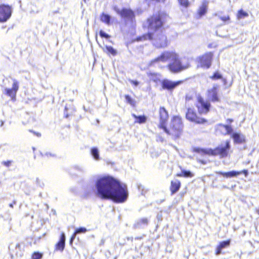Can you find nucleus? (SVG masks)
Instances as JSON below:
<instances>
[{"label":"nucleus","mask_w":259,"mask_h":259,"mask_svg":"<svg viewBox=\"0 0 259 259\" xmlns=\"http://www.w3.org/2000/svg\"><path fill=\"white\" fill-rule=\"evenodd\" d=\"M43 256L42 253L39 252H34L31 256L32 259H41Z\"/></svg>","instance_id":"c756f323"},{"label":"nucleus","mask_w":259,"mask_h":259,"mask_svg":"<svg viewBox=\"0 0 259 259\" xmlns=\"http://www.w3.org/2000/svg\"><path fill=\"white\" fill-rule=\"evenodd\" d=\"M65 235L62 233L61 235L59 242L56 245V250L62 251L65 247Z\"/></svg>","instance_id":"aec40b11"},{"label":"nucleus","mask_w":259,"mask_h":259,"mask_svg":"<svg viewBox=\"0 0 259 259\" xmlns=\"http://www.w3.org/2000/svg\"><path fill=\"white\" fill-rule=\"evenodd\" d=\"M207 97L208 99L212 102H219L220 99L218 97L217 86H213L211 89H209L207 92Z\"/></svg>","instance_id":"dca6fc26"},{"label":"nucleus","mask_w":259,"mask_h":259,"mask_svg":"<svg viewBox=\"0 0 259 259\" xmlns=\"http://www.w3.org/2000/svg\"><path fill=\"white\" fill-rule=\"evenodd\" d=\"M4 124V121L3 120H1V126H2Z\"/></svg>","instance_id":"8fccbe9b"},{"label":"nucleus","mask_w":259,"mask_h":259,"mask_svg":"<svg viewBox=\"0 0 259 259\" xmlns=\"http://www.w3.org/2000/svg\"><path fill=\"white\" fill-rule=\"evenodd\" d=\"M181 182L179 180L175 179L171 182L170 191L171 194H174L177 192L181 187Z\"/></svg>","instance_id":"412c9836"},{"label":"nucleus","mask_w":259,"mask_h":259,"mask_svg":"<svg viewBox=\"0 0 259 259\" xmlns=\"http://www.w3.org/2000/svg\"><path fill=\"white\" fill-rule=\"evenodd\" d=\"M146 2L150 3L151 2H155L157 3H164L165 0H145Z\"/></svg>","instance_id":"a19ab883"},{"label":"nucleus","mask_w":259,"mask_h":259,"mask_svg":"<svg viewBox=\"0 0 259 259\" xmlns=\"http://www.w3.org/2000/svg\"><path fill=\"white\" fill-rule=\"evenodd\" d=\"M231 137L236 144H242L245 142V136L241 133H232Z\"/></svg>","instance_id":"6ab92c4d"},{"label":"nucleus","mask_w":259,"mask_h":259,"mask_svg":"<svg viewBox=\"0 0 259 259\" xmlns=\"http://www.w3.org/2000/svg\"><path fill=\"white\" fill-rule=\"evenodd\" d=\"M132 116L136 119L135 122L139 123L140 124L146 122L147 119V117L145 115L137 116L135 114H132Z\"/></svg>","instance_id":"b1692460"},{"label":"nucleus","mask_w":259,"mask_h":259,"mask_svg":"<svg viewBox=\"0 0 259 259\" xmlns=\"http://www.w3.org/2000/svg\"><path fill=\"white\" fill-rule=\"evenodd\" d=\"M248 16V14L243 11V10H240L237 13V18L238 19H244Z\"/></svg>","instance_id":"c85d7f7f"},{"label":"nucleus","mask_w":259,"mask_h":259,"mask_svg":"<svg viewBox=\"0 0 259 259\" xmlns=\"http://www.w3.org/2000/svg\"><path fill=\"white\" fill-rule=\"evenodd\" d=\"M167 16L162 13L154 15L147 20L148 28L149 31H156L160 29L165 23Z\"/></svg>","instance_id":"39448f33"},{"label":"nucleus","mask_w":259,"mask_h":259,"mask_svg":"<svg viewBox=\"0 0 259 259\" xmlns=\"http://www.w3.org/2000/svg\"><path fill=\"white\" fill-rule=\"evenodd\" d=\"M211 78L213 80L219 79L222 78V75L218 72H215Z\"/></svg>","instance_id":"e433bc0d"},{"label":"nucleus","mask_w":259,"mask_h":259,"mask_svg":"<svg viewBox=\"0 0 259 259\" xmlns=\"http://www.w3.org/2000/svg\"><path fill=\"white\" fill-rule=\"evenodd\" d=\"M101 20L107 24H109L111 20V16L105 13H102L101 16Z\"/></svg>","instance_id":"bb28decb"},{"label":"nucleus","mask_w":259,"mask_h":259,"mask_svg":"<svg viewBox=\"0 0 259 259\" xmlns=\"http://www.w3.org/2000/svg\"><path fill=\"white\" fill-rule=\"evenodd\" d=\"M13 203H14V204H15V203H16V202L14 201L13 202Z\"/></svg>","instance_id":"bf43d9fd"},{"label":"nucleus","mask_w":259,"mask_h":259,"mask_svg":"<svg viewBox=\"0 0 259 259\" xmlns=\"http://www.w3.org/2000/svg\"><path fill=\"white\" fill-rule=\"evenodd\" d=\"M198 161H199L200 163H202V164H206V160H201V159H199V160H198Z\"/></svg>","instance_id":"a18cd8bd"},{"label":"nucleus","mask_w":259,"mask_h":259,"mask_svg":"<svg viewBox=\"0 0 259 259\" xmlns=\"http://www.w3.org/2000/svg\"><path fill=\"white\" fill-rule=\"evenodd\" d=\"M10 207L13 208V203H11L9 204Z\"/></svg>","instance_id":"3c124183"},{"label":"nucleus","mask_w":259,"mask_h":259,"mask_svg":"<svg viewBox=\"0 0 259 259\" xmlns=\"http://www.w3.org/2000/svg\"><path fill=\"white\" fill-rule=\"evenodd\" d=\"M216 173L226 178H233L236 177L241 174H243L245 176H247L248 175V170L244 169L242 171L232 170L228 172L217 171Z\"/></svg>","instance_id":"4468645a"},{"label":"nucleus","mask_w":259,"mask_h":259,"mask_svg":"<svg viewBox=\"0 0 259 259\" xmlns=\"http://www.w3.org/2000/svg\"><path fill=\"white\" fill-rule=\"evenodd\" d=\"M168 60L171 61L167 67L173 73H178L189 67V65H183L179 55L173 51H164L157 58L152 60L149 63V66H153L160 62L165 63Z\"/></svg>","instance_id":"f03ea898"},{"label":"nucleus","mask_w":259,"mask_h":259,"mask_svg":"<svg viewBox=\"0 0 259 259\" xmlns=\"http://www.w3.org/2000/svg\"><path fill=\"white\" fill-rule=\"evenodd\" d=\"M212 54L208 53L200 57L199 58V63L202 67L209 68L211 64Z\"/></svg>","instance_id":"ddd939ff"},{"label":"nucleus","mask_w":259,"mask_h":259,"mask_svg":"<svg viewBox=\"0 0 259 259\" xmlns=\"http://www.w3.org/2000/svg\"><path fill=\"white\" fill-rule=\"evenodd\" d=\"M130 82L136 87L139 84V82L137 80H130Z\"/></svg>","instance_id":"ea45409f"},{"label":"nucleus","mask_w":259,"mask_h":259,"mask_svg":"<svg viewBox=\"0 0 259 259\" xmlns=\"http://www.w3.org/2000/svg\"><path fill=\"white\" fill-rule=\"evenodd\" d=\"M35 183L38 186L40 187H42L44 186V184L41 182L38 178L36 179Z\"/></svg>","instance_id":"4c0bfd02"},{"label":"nucleus","mask_w":259,"mask_h":259,"mask_svg":"<svg viewBox=\"0 0 259 259\" xmlns=\"http://www.w3.org/2000/svg\"><path fill=\"white\" fill-rule=\"evenodd\" d=\"M42 155L43 156H47V157H49V156H55V155L54 154H52L50 152H46V153H45L44 154H42Z\"/></svg>","instance_id":"79ce46f5"},{"label":"nucleus","mask_w":259,"mask_h":259,"mask_svg":"<svg viewBox=\"0 0 259 259\" xmlns=\"http://www.w3.org/2000/svg\"><path fill=\"white\" fill-rule=\"evenodd\" d=\"M11 163V161H3V164L4 165H5V166H6L7 167H9Z\"/></svg>","instance_id":"37998d69"},{"label":"nucleus","mask_w":259,"mask_h":259,"mask_svg":"<svg viewBox=\"0 0 259 259\" xmlns=\"http://www.w3.org/2000/svg\"><path fill=\"white\" fill-rule=\"evenodd\" d=\"M12 8L9 5H0V22H4L7 21L11 16Z\"/></svg>","instance_id":"9d476101"},{"label":"nucleus","mask_w":259,"mask_h":259,"mask_svg":"<svg viewBox=\"0 0 259 259\" xmlns=\"http://www.w3.org/2000/svg\"><path fill=\"white\" fill-rule=\"evenodd\" d=\"M91 152L95 160H98L99 159V152L97 148L94 147L92 148Z\"/></svg>","instance_id":"cd10ccee"},{"label":"nucleus","mask_w":259,"mask_h":259,"mask_svg":"<svg viewBox=\"0 0 259 259\" xmlns=\"http://www.w3.org/2000/svg\"><path fill=\"white\" fill-rule=\"evenodd\" d=\"M82 1H83L85 3H86L88 0H82Z\"/></svg>","instance_id":"5fc2aeb1"},{"label":"nucleus","mask_w":259,"mask_h":259,"mask_svg":"<svg viewBox=\"0 0 259 259\" xmlns=\"http://www.w3.org/2000/svg\"><path fill=\"white\" fill-rule=\"evenodd\" d=\"M183 126L182 118L179 116H175L171 120L169 129L167 128V132H165L178 138L183 131Z\"/></svg>","instance_id":"423d86ee"},{"label":"nucleus","mask_w":259,"mask_h":259,"mask_svg":"<svg viewBox=\"0 0 259 259\" xmlns=\"http://www.w3.org/2000/svg\"><path fill=\"white\" fill-rule=\"evenodd\" d=\"M230 244V240H226V241H223L221 242H220L219 246L216 248L215 250V254L218 255L222 253V250L223 248H225L228 246H229Z\"/></svg>","instance_id":"4be33fe9"},{"label":"nucleus","mask_w":259,"mask_h":259,"mask_svg":"<svg viewBox=\"0 0 259 259\" xmlns=\"http://www.w3.org/2000/svg\"><path fill=\"white\" fill-rule=\"evenodd\" d=\"M35 134H36V135L37 136V137H40L41 136V134L39 133H35Z\"/></svg>","instance_id":"09e8293b"},{"label":"nucleus","mask_w":259,"mask_h":259,"mask_svg":"<svg viewBox=\"0 0 259 259\" xmlns=\"http://www.w3.org/2000/svg\"><path fill=\"white\" fill-rule=\"evenodd\" d=\"M233 121L232 119L228 118L227 119V122L228 123H231Z\"/></svg>","instance_id":"49530a36"},{"label":"nucleus","mask_w":259,"mask_h":259,"mask_svg":"<svg viewBox=\"0 0 259 259\" xmlns=\"http://www.w3.org/2000/svg\"><path fill=\"white\" fill-rule=\"evenodd\" d=\"M207 10V8L206 6L203 5L201 6L199 10V14L200 16H202L204 15Z\"/></svg>","instance_id":"7c9ffc66"},{"label":"nucleus","mask_w":259,"mask_h":259,"mask_svg":"<svg viewBox=\"0 0 259 259\" xmlns=\"http://www.w3.org/2000/svg\"><path fill=\"white\" fill-rule=\"evenodd\" d=\"M13 83L12 89H5V94L12 98L15 97L16 94V93L19 89V84L18 82L15 79H13Z\"/></svg>","instance_id":"f3484780"},{"label":"nucleus","mask_w":259,"mask_h":259,"mask_svg":"<svg viewBox=\"0 0 259 259\" xmlns=\"http://www.w3.org/2000/svg\"><path fill=\"white\" fill-rule=\"evenodd\" d=\"M162 89L168 92H172L183 82L182 80L172 81L168 79H164L160 81Z\"/></svg>","instance_id":"1a4fd4ad"},{"label":"nucleus","mask_w":259,"mask_h":259,"mask_svg":"<svg viewBox=\"0 0 259 259\" xmlns=\"http://www.w3.org/2000/svg\"><path fill=\"white\" fill-rule=\"evenodd\" d=\"M197 99L196 107L198 113L200 114H206L209 111L211 106L209 101L204 100L201 96H198Z\"/></svg>","instance_id":"6e6552de"},{"label":"nucleus","mask_w":259,"mask_h":259,"mask_svg":"<svg viewBox=\"0 0 259 259\" xmlns=\"http://www.w3.org/2000/svg\"><path fill=\"white\" fill-rule=\"evenodd\" d=\"M223 81L224 82V83H226V79H223Z\"/></svg>","instance_id":"6e6d98bb"},{"label":"nucleus","mask_w":259,"mask_h":259,"mask_svg":"<svg viewBox=\"0 0 259 259\" xmlns=\"http://www.w3.org/2000/svg\"><path fill=\"white\" fill-rule=\"evenodd\" d=\"M104 240H102L101 243L102 244H104Z\"/></svg>","instance_id":"603ef678"},{"label":"nucleus","mask_w":259,"mask_h":259,"mask_svg":"<svg viewBox=\"0 0 259 259\" xmlns=\"http://www.w3.org/2000/svg\"><path fill=\"white\" fill-rule=\"evenodd\" d=\"M87 231V230L84 227H80L75 230V233L76 234L84 233Z\"/></svg>","instance_id":"473e14b6"},{"label":"nucleus","mask_w":259,"mask_h":259,"mask_svg":"<svg viewBox=\"0 0 259 259\" xmlns=\"http://www.w3.org/2000/svg\"><path fill=\"white\" fill-rule=\"evenodd\" d=\"M256 212H257V213H258L259 214V209L256 210Z\"/></svg>","instance_id":"864d4df0"},{"label":"nucleus","mask_w":259,"mask_h":259,"mask_svg":"<svg viewBox=\"0 0 259 259\" xmlns=\"http://www.w3.org/2000/svg\"><path fill=\"white\" fill-rule=\"evenodd\" d=\"M220 18L224 22H226L230 19V17L229 16H220Z\"/></svg>","instance_id":"58836bf2"},{"label":"nucleus","mask_w":259,"mask_h":259,"mask_svg":"<svg viewBox=\"0 0 259 259\" xmlns=\"http://www.w3.org/2000/svg\"><path fill=\"white\" fill-rule=\"evenodd\" d=\"M99 35L102 38H105L106 39L110 38V35L102 30L99 31Z\"/></svg>","instance_id":"2f4dec72"},{"label":"nucleus","mask_w":259,"mask_h":259,"mask_svg":"<svg viewBox=\"0 0 259 259\" xmlns=\"http://www.w3.org/2000/svg\"><path fill=\"white\" fill-rule=\"evenodd\" d=\"M178 1L181 6L185 8L188 7L189 5L188 0H178Z\"/></svg>","instance_id":"72a5a7b5"},{"label":"nucleus","mask_w":259,"mask_h":259,"mask_svg":"<svg viewBox=\"0 0 259 259\" xmlns=\"http://www.w3.org/2000/svg\"><path fill=\"white\" fill-rule=\"evenodd\" d=\"M94 194L102 199L111 200L116 203L126 201L128 192L126 185L110 176L99 178L95 183L89 181L84 186L82 196L89 198Z\"/></svg>","instance_id":"f257e3e1"},{"label":"nucleus","mask_w":259,"mask_h":259,"mask_svg":"<svg viewBox=\"0 0 259 259\" xmlns=\"http://www.w3.org/2000/svg\"><path fill=\"white\" fill-rule=\"evenodd\" d=\"M177 176L179 177L192 178L194 176V175L189 170L182 169L181 172L178 174Z\"/></svg>","instance_id":"393cba45"},{"label":"nucleus","mask_w":259,"mask_h":259,"mask_svg":"<svg viewBox=\"0 0 259 259\" xmlns=\"http://www.w3.org/2000/svg\"><path fill=\"white\" fill-rule=\"evenodd\" d=\"M160 123L159 127L167 132L166 123L168 118V114L165 108L163 107H160L159 109Z\"/></svg>","instance_id":"f8f14e48"},{"label":"nucleus","mask_w":259,"mask_h":259,"mask_svg":"<svg viewBox=\"0 0 259 259\" xmlns=\"http://www.w3.org/2000/svg\"><path fill=\"white\" fill-rule=\"evenodd\" d=\"M125 99L126 101V102L129 103L131 105H134L135 103L134 100L129 96V95H125Z\"/></svg>","instance_id":"f704fd0d"},{"label":"nucleus","mask_w":259,"mask_h":259,"mask_svg":"<svg viewBox=\"0 0 259 259\" xmlns=\"http://www.w3.org/2000/svg\"><path fill=\"white\" fill-rule=\"evenodd\" d=\"M149 221L147 218H141L135 223L134 226L135 228H144L148 225Z\"/></svg>","instance_id":"5701e85b"},{"label":"nucleus","mask_w":259,"mask_h":259,"mask_svg":"<svg viewBox=\"0 0 259 259\" xmlns=\"http://www.w3.org/2000/svg\"><path fill=\"white\" fill-rule=\"evenodd\" d=\"M146 40H151L153 45L157 48H165L167 45V37L162 32L154 34L149 32L137 38L138 41Z\"/></svg>","instance_id":"20e7f679"},{"label":"nucleus","mask_w":259,"mask_h":259,"mask_svg":"<svg viewBox=\"0 0 259 259\" xmlns=\"http://www.w3.org/2000/svg\"><path fill=\"white\" fill-rule=\"evenodd\" d=\"M186 117L188 120L198 124H202L206 122L205 118L197 116L194 109L190 108L187 110Z\"/></svg>","instance_id":"9b49d317"},{"label":"nucleus","mask_w":259,"mask_h":259,"mask_svg":"<svg viewBox=\"0 0 259 259\" xmlns=\"http://www.w3.org/2000/svg\"><path fill=\"white\" fill-rule=\"evenodd\" d=\"M9 249L12 254H15L17 256H21L23 254V250L19 243H17L16 245L10 244L9 246Z\"/></svg>","instance_id":"a211bd4d"},{"label":"nucleus","mask_w":259,"mask_h":259,"mask_svg":"<svg viewBox=\"0 0 259 259\" xmlns=\"http://www.w3.org/2000/svg\"><path fill=\"white\" fill-rule=\"evenodd\" d=\"M105 48L106 51L104 50V51L106 52L107 54H111L112 56L116 55L117 52L112 47L106 45Z\"/></svg>","instance_id":"a878e982"},{"label":"nucleus","mask_w":259,"mask_h":259,"mask_svg":"<svg viewBox=\"0 0 259 259\" xmlns=\"http://www.w3.org/2000/svg\"><path fill=\"white\" fill-rule=\"evenodd\" d=\"M114 10L117 14L119 15L124 21L126 23L128 21L133 23L135 18L134 12L130 9L123 8L120 10L119 8L115 6L113 8Z\"/></svg>","instance_id":"0eeeda50"},{"label":"nucleus","mask_w":259,"mask_h":259,"mask_svg":"<svg viewBox=\"0 0 259 259\" xmlns=\"http://www.w3.org/2000/svg\"><path fill=\"white\" fill-rule=\"evenodd\" d=\"M231 148L230 141L227 140L224 143L219 145L215 149L211 148H201L199 147H195L193 148V151L198 153L201 155H220L221 157H227L229 154Z\"/></svg>","instance_id":"7ed1b4c3"},{"label":"nucleus","mask_w":259,"mask_h":259,"mask_svg":"<svg viewBox=\"0 0 259 259\" xmlns=\"http://www.w3.org/2000/svg\"><path fill=\"white\" fill-rule=\"evenodd\" d=\"M76 233H75L74 232V233L73 234V235L72 236L71 239H70V243H72V242L73 241L74 239H75V236H76Z\"/></svg>","instance_id":"c03bdc74"},{"label":"nucleus","mask_w":259,"mask_h":259,"mask_svg":"<svg viewBox=\"0 0 259 259\" xmlns=\"http://www.w3.org/2000/svg\"><path fill=\"white\" fill-rule=\"evenodd\" d=\"M242 254V252L240 253H237V255L240 258L241 257Z\"/></svg>","instance_id":"de8ad7c7"},{"label":"nucleus","mask_w":259,"mask_h":259,"mask_svg":"<svg viewBox=\"0 0 259 259\" xmlns=\"http://www.w3.org/2000/svg\"><path fill=\"white\" fill-rule=\"evenodd\" d=\"M96 40H97V35H96Z\"/></svg>","instance_id":"13d9d810"},{"label":"nucleus","mask_w":259,"mask_h":259,"mask_svg":"<svg viewBox=\"0 0 259 259\" xmlns=\"http://www.w3.org/2000/svg\"><path fill=\"white\" fill-rule=\"evenodd\" d=\"M68 114H66V115H65V117H66V118H67V117H68Z\"/></svg>","instance_id":"4d7b16f0"},{"label":"nucleus","mask_w":259,"mask_h":259,"mask_svg":"<svg viewBox=\"0 0 259 259\" xmlns=\"http://www.w3.org/2000/svg\"><path fill=\"white\" fill-rule=\"evenodd\" d=\"M216 130L223 135H229L233 133V128L230 125L219 123L216 125Z\"/></svg>","instance_id":"2eb2a0df"},{"label":"nucleus","mask_w":259,"mask_h":259,"mask_svg":"<svg viewBox=\"0 0 259 259\" xmlns=\"http://www.w3.org/2000/svg\"><path fill=\"white\" fill-rule=\"evenodd\" d=\"M74 169L81 172H84L85 171V167L82 165H75L74 166Z\"/></svg>","instance_id":"c9c22d12"}]
</instances>
